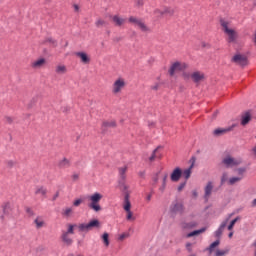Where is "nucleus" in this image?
Wrapping results in <instances>:
<instances>
[{
	"label": "nucleus",
	"mask_w": 256,
	"mask_h": 256,
	"mask_svg": "<svg viewBox=\"0 0 256 256\" xmlns=\"http://www.w3.org/2000/svg\"><path fill=\"white\" fill-rule=\"evenodd\" d=\"M83 203V200L77 199L73 202L74 207H79Z\"/></svg>",
	"instance_id": "nucleus-47"
},
{
	"label": "nucleus",
	"mask_w": 256,
	"mask_h": 256,
	"mask_svg": "<svg viewBox=\"0 0 256 256\" xmlns=\"http://www.w3.org/2000/svg\"><path fill=\"white\" fill-rule=\"evenodd\" d=\"M88 227H90V231L101 229V222L98 219H92L88 222Z\"/></svg>",
	"instance_id": "nucleus-20"
},
{
	"label": "nucleus",
	"mask_w": 256,
	"mask_h": 256,
	"mask_svg": "<svg viewBox=\"0 0 256 256\" xmlns=\"http://www.w3.org/2000/svg\"><path fill=\"white\" fill-rule=\"evenodd\" d=\"M46 42L47 43H52V45H55L57 43V41H55L53 38H47Z\"/></svg>",
	"instance_id": "nucleus-51"
},
{
	"label": "nucleus",
	"mask_w": 256,
	"mask_h": 256,
	"mask_svg": "<svg viewBox=\"0 0 256 256\" xmlns=\"http://www.w3.org/2000/svg\"><path fill=\"white\" fill-rule=\"evenodd\" d=\"M232 63L240 65V67H247L249 65V59L246 55L236 54L232 57Z\"/></svg>",
	"instance_id": "nucleus-5"
},
{
	"label": "nucleus",
	"mask_w": 256,
	"mask_h": 256,
	"mask_svg": "<svg viewBox=\"0 0 256 256\" xmlns=\"http://www.w3.org/2000/svg\"><path fill=\"white\" fill-rule=\"evenodd\" d=\"M251 121V110L244 112L241 116V125L245 127V125H249Z\"/></svg>",
	"instance_id": "nucleus-17"
},
{
	"label": "nucleus",
	"mask_w": 256,
	"mask_h": 256,
	"mask_svg": "<svg viewBox=\"0 0 256 256\" xmlns=\"http://www.w3.org/2000/svg\"><path fill=\"white\" fill-rule=\"evenodd\" d=\"M235 127H237V124H232L227 128H217L213 131V135H215V137H221V135H225V133H229V131H231L232 129H235Z\"/></svg>",
	"instance_id": "nucleus-8"
},
{
	"label": "nucleus",
	"mask_w": 256,
	"mask_h": 256,
	"mask_svg": "<svg viewBox=\"0 0 256 256\" xmlns=\"http://www.w3.org/2000/svg\"><path fill=\"white\" fill-rule=\"evenodd\" d=\"M6 165H7V167H9L11 169L12 167H14L15 162L13 160H9L6 162Z\"/></svg>",
	"instance_id": "nucleus-49"
},
{
	"label": "nucleus",
	"mask_w": 256,
	"mask_h": 256,
	"mask_svg": "<svg viewBox=\"0 0 256 256\" xmlns=\"http://www.w3.org/2000/svg\"><path fill=\"white\" fill-rule=\"evenodd\" d=\"M34 223L36 225V229H41V227H43V225H45V222L43 221V219L38 216L35 220Z\"/></svg>",
	"instance_id": "nucleus-29"
},
{
	"label": "nucleus",
	"mask_w": 256,
	"mask_h": 256,
	"mask_svg": "<svg viewBox=\"0 0 256 256\" xmlns=\"http://www.w3.org/2000/svg\"><path fill=\"white\" fill-rule=\"evenodd\" d=\"M169 177V174L165 173L164 176H163V179H162V183L164 185H167V178Z\"/></svg>",
	"instance_id": "nucleus-50"
},
{
	"label": "nucleus",
	"mask_w": 256,
	"mask_h": 256,
	"mask_svg": "<svg viewBox=\"0 0 256 256\" xmlns=\"http://www.w3.org/2000/svg\"><path fill=\"white\" fill-rule=\"evenodd\" d=\"M227 255V251L225 250H217L215 256H224Z\"/></svg>",
	"instance_id": "nucleus-45"
},
{
	"label": "nucleus",
	"mask_w": 256,
	"mask_h": 256,
	"mask_svg": "<svg viewBox=\"0 0 256 256\" xmlns=\"http://www.w3.org/2000/svg\"><path fill=\"white\" fill-rule=\"evenodd\" d=\"M76 57H79V59L81 60V63H83L84 65H89V63H91V58L89 57V55H87V53L85 52H75Z\"/></svg>",
	"instance_id": "nucleus-13"
},
{
	"label": "nucleus",
	"mask_w": 256,
	"mask_h": 256,
	"mask_svg": "<svg viewBox=\"0 0 256 256\" xmlns=\"http://www.w3.org/2000/svg\"><path fill=\"white\" fill-rule=\"evenodd\" d=\"M56 73H67V67L65 65H58L56 67Z\"/></svg>",
	"instance_id": "nucleus-35"
},
{
	"label": "nucleus",
	"mask_w": 256,
	"mask_h": 256,
	"mask_svg": "<svg viewBox=\"0 0 256 256\" xmlns=\"http://www.w3.org/2000/svg\"><path fill=\"white\" fill-rule=\"evenodd\" d=\"M127 189H129L128 187H127V185H124V191H126L125 192V196H124V210L126 211V212H129V211H131V201L129 200V192L127 191Z\"/></svg>",
	"instance_id": "nucleus-10"
},
{
	"label": "nucleus",
	"mask_w": 256,
	"mask_h": 256,
	"mask_svg": "<svg viewBox=\"0 0 256 256\" xmlns=\"http://www.w3.org/2000/svg\"><path fill=\"white\" fill-rule=\"evenodd\" d=\"M153 197V194L150 193L146 196V201H151V198Z\"/></svg>",
	"instance_id": "nucleus-60"
},
{
	"label": "nucleus",
	"mask_w": 256,
	"mask_h": 256,
	"mask_svg": "<svg viewBox=\"0 0 256 256\" xmlns=\"http://www.w3.org/2000/svg\"><path fill=\"white\" fill-rule=\"evenodd\" d=\"M227 179H228L227 173L224 172L221 177L220 185L221 186L225 185V182L227 181Z\"/></svg>",
	"instance_id": "nucleus-41"
},
{
	"label": "nucleus",
	"mask_w": 256,
	"mask_h": 256,
	"mask_svg": "<svg viewBox=\"0 0 256 256\" xmlns=\"http://www.w3.org/2000/svg\"><path fill=\"white\" fill-rule=\"evenodd\" d=\"M72 179L73 181H77V179H79V174H73Z\"/></svg>",
	"instance_id": "nucleus-58"
},
{
	"label": "nucleus",
	"mask_w": 256,
	"mask_h": 256,
	"mask_svg": "<svg viewBox=\"0 0 256 256\" xmlns=\"http://www.w3.org/2000/svg\"><path fill=\"white\" fill-rule=\"evenodd\" d=\"M243 177H232L229 179L228 184L233 185L234 183H239Z\"/></svg>",
	"instance_id": "nucleus-36"
},
{
	"label": "nucleus",
	"mask_w": 256,
	"mask_h": 256,
	"mask_svg": "<svg viewBox=\"0 0 256 256\" xmlns=\"http://www.w3.org/2000/svg\"><path fill=\"white\" fill-rule=\"evenodd\" d=\"M138 175L141 177V179H145V171L138 172Z\"/></svg>",
	"instance_id": "nucleus-52"
},
{
	"label": "nucleus",
	"mask_w": 256,
	"mask_h": 256,
	"mask_svg": "<svg viewBox=\"0 0 256 256\" xmlns=\"http://www.w3.org/2000/svg\"><path fill=\"white\" fill-rule=\"evenodd\" d=\"M157 149L158 148H156L153 152H152V154H151V156L149 157V161H155V157H157V155H156V153H157Z\"/></svg>",
	"instance_id": "nucleus-44"
},
{
	"label": "nucleus",
	"mask_w": 256,
	"mask_h": 256,
	"mask_svg": "<svg viewBox=\"0 0 256 256\" xmlns=\"http://www.w3.org/2000/svg\"><path fill=\"white\" fill-rule=\"evenodd\" d=\"M195 161H197V158L195 156H192L190 159V163H191L190 167H192V169L193 167H195Z\"/></svg>",
	"instance_id": "nucleus-48"
},
{
	"label": "nucleus",
	"mask_w": 256,
	"mask_h": 256,
	"mask_svg": "<svg viewBox=\"0 0 256 256\" xmlns=\"http://www.w3.org/2000/svg\"><path fill=\"white\" fill-rule=\"evenodd\" d=\"M191 169H193V166H190L188 169H185L183 172H182V175L184 177V179H189V177H191Z\"/></svg>",
	"instance_id": "nucleus-32"
},
{
	"label": "nucleus",
	"mask_w": 256,
	"mask_h": 256,
	"mask_svg": "<svg viewBox=\"0 0 256 256\" xmlns=\"http://www.w3.org/2000/svg\"><path fill=\"white\" fill-rule=\"evenodd\" d=\"M45 65V58H40L39 60H36L32 63L33 69H40V67H43Z\"/></svg>",
	"instance_id": "nucleus-25"
},
{
	"label": "nucleus",
	"mask_w": 256,
	"mask_h": 256,
	"mask_svg": "<svg viewBox=\"0 0 256 256\" xmlns=\"http://www.w3.org/2000/svg\"><path fill=\"white\" fill-rule=\"evenodd\" d=\"M220 25L222 27V31L228 35V43H235L237 41V32L233 29H229V22L221 18Z\"/></svg>",
	"instance_id": "nucleus-1"
},
{
	"label": "nucleus",
	"mask_w": 256,
	"mask_h": 256,
	"mask_svg": "<svg viewBox=\"0 0 256 256\" xmlns=\"http://www.w3.org/2000/svg\"><path fill=\"white\" fill-rule=\"evenodd\" d=\"M127 169H128L127 166L118 168L119 177L123 183H125V179H127V175H126Z\"/></svg>",
	"instance_id": "nucleus-22"
},
{
	"label": "nucleus",
	"mask_w": 256,
	"mask_h": 256,
	"mask_svg": "<svg viewBox=\"0 0 256 256\" xmlns=\"http://www.w3.org/2000/svg\"><path fill=\"white\" fill-rule=\"evenodd\" d=\"M127 234L123 233L119 236V241H123V239H126Z\"/></svg>",
	"instance_id": "nucleus-56"
},
{
	"label": "nucleus",
	"mask_w": 256,
	"mask_h": 256,
	"mask_svg": "<svg viewBox=\"0 0 256 256\" xmlns=\"http://www.w3.org/2000/svg\"><path fill=\"white\" fill-rule=\"evenodd\" d=\"M61 239L67 247H71V245H73V239H71L68 233L62 232Z\"/></svg>",
	"instance_id": "nucleus-21"
},
{
	"label": "nucleus",
	"mask_w": 256,
	"mask_h": 256,
	"mask_svg": "<svg viewBox=\"0 0 256 256\" xmlns=\"http://www.w3.org/2000/svg\"><path fill=\"white\" fill-rule=\"evenodd\" d=\"M205 231H207V228L203 227L199 230H194V231L188 233L187 237H195V235H200V233H205Z\"/></svg>",
	"instance_id": "nucleus-27"
},
{
	"label": "nucleus",
	"mask_w": 256,
	"mask_h": 256,
	"mask_svg": "<svg viewBox=\"0 0 256 256\" xmlns=\"http://www.w3.org/2000/svg\"><path fill=\"white\" fill-rule=\"evenodd\" d=\"M2 211H3V215L0 217V219L2 221H4L5 220V215H10L11 214V211H12L11 203L10 202H4L2 204Z\"/></svg>",
	"instance_id": "nucleus-15"
},
{
	"label": "nucleus",
	"mask_w": 256,
	"mask_h": 256,
	"mask_svg": "<svg viewBox=\"0 0 256 256\" xmlns=\"http://www.w3.org/2000/svg\"><path fill=\"white\" fill-rule=\"evenodd\" d=\"M187 67H189V65L187 63H185V62L181 63L179 61H176L171 65L168 73H169L170 77H173V75H175V71H185V69H187Z\"/></svg>",
	"instance_id": "nucleus-4"
},
{
	"label": "nucleus",
	"mask_w": 256,
	"mask_h": 256,
	"mask_svg": "<svg viewBox=\"0 0 256 256\" xmlns=\"http://www.w3.org/2000/svg\"><path fill=\"white\" fill-rule=\"evenodd\" d=\"M35 195H42L45 197L47 195V188L43 186L37 187L35 190Z\"/></svg>",
	"instance_id": "nucleus-26"
},
{
	"label": "nucleus",
	"mask_w": 256,
	"mask_h": 256,
	"mask_svg": "<svg viewBox=\"0 0 256 256\" xmlns=\"http://www.w3.org/2000/svg\"><path fill=\"white\" fill-rule=\"evenodd\" d=\"M101 239L104 243V245L106 247H109V233L105 232L102 236H101Z\"/></svg>",
	"instance_id": "nucleus-33"
},
{
	"label": "nucleus",
	"mask_w": 256,
	"mask_h": 256,
	"mask_svg": "<svg viewBox=\"0 0 256 256\" xmlns=\"http://www.w3.org/2000/svg\"><path fill=\"white\" fill-rule=\"evenodd\" d=\"M167 187V185H165L164 183H162V186L160 187V191L161 193H163L165 191V188Z\"/></svg>",
	"instance_id": "nucleus-59"
},
{
	"label": "nucleus",
	"mask_w": 256,
	"mask_h": 256,
	"mask_svg": "<svg viewBox=\"0 0 256 256\" xmlns=\"http://www.w3.org/2000/svg\"><path fill=\"white\" fill-rule=\"evenodd\" d=\"M191 79L194 83H201L205 79V74L201 71H196L191 74Z\"/></svg>",
	"instance_id": "nucleus-12"
},
{
	"label": "nucleus",
	"mask_w": 256,
	"mask_h": 256,
	"mask_svg": "<svg viewBox=\"0 0 256 256\" xmlns=\"http://www.w3.org/2000/svg\"><path fill=\"white\" fill-rule=\"evenodd\" d=\"M239 219V217H236L230 222V224L228 225V231H233V227H235V223H237Z\"/></svg>",
	"instance_id": "nucleus-37"
},
{
	"label": "nucleus",
	"mask_w": 256,
	"mask_h": 256,
	"mask_svg": "<svg viewBox=\"0 0 256 256\" xmlns=\"http://www.w3.org/2000/svg\"><path fill=\"white\" fill-rule=\"evenodd\" d=\"M58 167L60 169H67V167H71V161L67 158H63L62 160L59 161Z\"/></svg>",
	"instance_id": "nucleus-23"
},
{
	"label": "nucleus",
	"mask_w": 256,
	"mask_h": 256,
	"mask_svg": "<svg viewBox=\"0 0 256 256\" xmlns=\"http://www.w3.org/2000/svg\"><path fill=\"white\" fill-rule=\"evenodd\" d=\"M205 193H204V200L205 203H207L209 201V198L211 197V193L213 192V182H208L205 189H204Z\"/></svg>",
	"instance_id": "nucleus-14"
},
{
	"label": "nucleus",
	"mask_w": 256,
	"mask_h": 256,
	"mask_svg": "<svg viewBox=\"0 0 256 256\" xmlns=\"http://www.w3.org/2000/svg\"><path fill=\"white\" fill-rule=\"evenodd\" d=\"M221 243V240L217 239L216 241H214L212 244H210L209 248H208V251L209 253H213V249L215 247H218V245H220Z\"/></svg>",
	"instance_id": "nucleus-34"
},
{
	"label": "nucleus",
	"mask_w": 256,
	"mask_h": 256,
	"mask_svg": "<svg viewBox=\"0 0 256 256\" xmlns=\"http://www.w3.org/2000/svg\"><path fill=\"white\" fill-rule=\"evenodd\" d=\"M254 45H256V31H255V34H254Z\"/></svg>",
	"instance_id": "nucleus-64"
},
{
	"label": "nucleus",
	"mask_w": 256,
	"mask_h": 256,
	"mask_svg": "<svg viewBox=\"0 0 256 256\" xmlns=\"http://www.w3.org/2000/svg\"><path fill=\"white\" fill-rule=\"evenodd\" d=\"M137 5H138V7H143V5H144L143 0H137Z\"/></svg>",
	"instance_id": "nucleus-57"
},
{
	"label": "nucleus",
	"mask_w": 256,
	"mask_h": 256,
	"mask_svg": "<svg viewBox=\"0 0 256 256\" xmlns=\"http://www.w3.org/2000/svg\"><path fill=\"white\" fill-rule=\"evenodd\" d=\"M103 199V195L99 192H95L90 196L91 203L88 204L89 209L93 211L99 212L101 211V205H99V201Z\"/></svg>",
	"instance_id": "nucleus-2"
},
{
	"label": "nucleus",
	"mask_w": 256,
	"mask_h": 256,
	"mask_svg": "<svg viewBox=\"0 0 256 256\" xmlns=\"http://www.w3.org/2000/svg\"><path fill=\"white\" fill-rule=\"evenodd\" d=\"M59 197V192H56V195L53 196V201H55Z\"/></svg>",
	"instance_id": "nucleus-63"
},
{
	"label": "nucleus",
	"mask_w": 256,
	"mask_h": 256,
	"mask_svg": "<svg viewBox=\"0 0 256 256\" xmlns=\"http://www.w3.org/2000/svg\"><path fill=\"white\" fill-rule=\"evenodd\" d=\"M228 222H229V219L222 222L221 225L219 226V228L214 232L216 239H221V236L223 235V231L227 227Z\"/></svg>",
	"instance_id": "nucleus-16"
},
{
	"label": "nucleus",
	"mask_w": 256,
	"mask_h": 256,
	"mask_svg": "<svg viewBox=\"0 0 256 256\" xmlns=\"http://www.w3.org/2000/svg\"><path fill=\"white\" fill-rule=\"evenodd\" d=\"M222 163L225 164L227 168L229 167H237V165H241V160H236L235 158H232L231 156H227L222 160Z\"/></svg>",
	"instance_id": "nucleus-7"
},
{
	"label": "nucleus",
	"mask_w": 256,
	"mask_h": 256,
	"mask_svg": "<svg viewBox=\"0 0 256 256\" xmlns=\"http://www.w3.org/2000/svg\"><path fill=\"white\" fill-rule=\"evenodd\" d=\"M187 227H197V222H190L187 224Z\"/></svg>",
	"instance_id": "nucleus-53"
},
{
	"label": "nucleus",
	"mask_w": 256,
	"mask_h": 256,
	"mask_svg": "<svg viewBox=\"0 0 256 256\" xmlns=\"http://www.w3.org/2000/svg\"><path fill=\"white\" fill-rule=\"evenodd\" d=\"M125 87V80L123 78L117 79L112 86V93L117 95V93H121V90Z\"/></svg>",
	"instance_id": "nucleus-6"
},
{
	"label": "nucleus",
	"mask_w": 256,
	"mask_h": 256,
	"mask_svg": "<svg viewBox=\"0 0 256 256\" xmlns=\"http://www.w3.org/2000/svg\"><path fill=\"white\" fill-rule=\"evenodd\" d=\"M78 231L80 233H89V231H91V228L89 227L88 223H81L78 225Z\"/></svg>",
	"instance_id": "nucleus-24"
},
{
	"label": "nucleus",
	"mask_w": 256,
	"mask_h": 256,
	"mask_svg": "<svg viewBox=\"0 0 256 256\" xmlns=\"http://www.w3.org/2000/svg\"><path fill=\"white\" fill-rule=\"evenodd\" d=\"M110 18L116 27H122V25H125V18H121L119 15L110 16Z\"/></svg>",
	"instance_id": "nucleus-18"
},
{
	"label": "nucleus",
	"mask_w": 256,
	"mask_h": 256,
	"mask_svg": "<svg viewBox=\"0 0 256 256\" xmlns=\"http://www.w3.org/2000/svg\"><path fill=\"white\" fill-rule=\"evenodd\" d=\"M191 247H192L191 243L186 244V249H187V251H189V253H191V251H192Z\"/></svg>",
	"instance_id": "nucleus-54"
},
{
	"label": "nucleus",
	"mask_w": 256,
	"mask_h": 256,
	"mask_svg": "<svg viewBox=\"0 0 256 256\" xmlns=\"http://www.w3.org/2000/svg\"><path fill=\"white\" fill-rule=\"evenodd\" d=\"M246 172H247V168L245 167H241L237 169V173L238 175H240V177H242V179H243V175H245Z\"/></svg>",
	"instance_id": "nucleus-38"
},
{
	"label": "nucleus",
	"mask_w": 256,
	"mask_h": 256,
	"mask_svg": "<svg viewBox=\"0 0 256 256\" xmlns=\"http://www.w3.org/2000/svg\"><path fill=\"white\" fill-rule=\"evenodd\" d=\"M25 212L27 213V215L29 217H33V215H35V212L33 211V209L31 207H25Z\"/></svg>",
	"instance_id": "nucleus-40"
},
{
	"label": "nucleus",
	"mask_w": 256,
	"mask_h": 256,
	"mask_svg": "<svg viewBox=\"0 0 256 256\" xmlns=\"http://www.w3.org/2000/svg\"><path fill=\"white\" fill-rule=\"evenodd\" d=\"M72 214H73V208L68 207L62 210L63 217H71Z\"/></svg>",
	"instance_id": "nucleus-30"
},
{
	"label": "nucleus",
	"mask_w": 256,
	"mask_h": 256,
	"mask_svg": "<svg viewBox=\"0 0 256 256\" xmlns=\"http://www.w3.org/2000/svg\"><path fill=\"white\" fill-rule=\"evenodd\" d=\"M164 15H169L170 17H173L175 15V9L171 8L170 6H165L163 8Z\"/></svg>",
	"instance_id": "nucleus-28"
},
{
	"label": "nucleus",
	"mask_w": 256,
	"mask_h": 256,
	"mask_svg": "<svg viewBox=\"0 0 256 256\" xmlns=\"http://www.w3.org/2000/svg\"><path fill=\"white\" fill-rule=\"evenodd\" d=\"M185 185H187V181L180 183V185L178 186L179 193H181V191H183V189H185Z\"/></svg>",
	"instance_id": "nucleus-43"
},
{
	"label": "nucleus",
	"mask_w": 256,
	"mask_h": 256,
	"mask_svg": "<svg viewBox=\"0 0 256 256\" xmlns=\"http://www.w3.org/2000/svg\"><path fill=\"white\" fill-rule=\"evenodd\" d=\"M152 89H153L154 91H157V89H159V84H156L155 86H152Z\"/></svg>",
	"instance_id": "nucleus-62"
},
{
	"label": "nucleus",
	"mask_w": 256,
	"mask_h": 256,
	"mask_svg": "<svg viewBox=\"0 0 256 256\" xmlns=\"http://www.w3.org/2000/svg\"><path fill=\"white\" fill-rule=\"evenodd\" d=\"M192 195L194 198H197L199 194L197 193V190H194L192 191Z\"/></svg>",
	"instance_id": "nucleus-61"
},
{
	"label": "nucleus",
	"mask_w": 256,
	"mask_h": 256,
	"mask_svg": "<svg viewBox=\"0 0 256 256\" xmlns=\"http://www.w3.org/2000/svg\"><path fill=\"white\" fill-rule=\"evenodd\" d=\"M183 175V170H181V168L176 167L171 175H170V179L171 181H173V183H177V181H179V179H181V176Z\"/></svg>",
	"instance_id": "nucleus-9"
},
{
	"label": "nucleus",
	"mask_w": 256,
	"mask_h": 256,
	"mask_svg": "<svg viewBox=\"0 0 256 256\" xmlns=\"http://www.w3.org/2000/svg\"><path fill=\"white\" fill-rule=\"evenodd\" d=\"M111 127H117V122H115V120L104 121L102 123L101 130L103 131V133H105V131H107V129H109Z\"/></svg>",
	"instance_id": "nucleus-19"
},
{
	"label": "nucleus",
	"mask_w": 256,
	"mask_h": 256,
	"mask_svg": "<svg viewBox=\"0 0 256 256\" xmlns=\"http://www.w3.org/2000/svg\"><path fill=\"white\" fill-rule=\"evenodd\" d=\"M129 23H133L134 25H137L139 29L142 31V33H151V28L143 22V20L135 17V16H130L128 18Z\"/></svg>",
	"instance_id": "nucleus-3"
},
{
	"label": "nucleus",
	"mask_w": 256,
	"mask_h": 256,
	"mask_svg": "<svg viewBox=\"0 0 256 256\" xmlns=\"http://www.w3.org/2000/svg\"><path fill=\"white\" fill-rule=\"evenodd\" d=\"M155 13H159V15H161V16L165 15L164 10L156 9V10H155Z\"/></svg>",
	"instance_id": "nucleus-55"
},
{
	"label": "nucleus",
	"mask_w": 256,
	"mask_h": 256,
	"mask_svg": "<svg viewBox=\"0 0 256 256\" xmlns=\"http://www.w3.org/2000/svg\"><path fill=\"white\" fill-rule=\"evenodd\" d=\"M183 209H184V206L182 202L174 201L170 206L171 213H182Z\"/></svg>",
	"instance_id": "nucleus-11"
},
{
	"label": "nucleus",
	"mask_w": 256,
	"mask_h": 256,
	"mask_svg": "<svg viewBox=\"0 0 256 256\" xmlns=\"http://www.w3.org/2000/svg\"><path fill=\"white\" fill-rule=\"evenodd\" d=\"M75 227L76 225L68 224L67 231H63V233H67L68 235H75Z\"/></svg>",
	"instance_id": "nucleus-31"
},
{
	"label": "nucleus",
	"mask_w": 256,
	"mask_h": 256,
	"mask_svg": "<svg viewBox=\"0 0 256 256\" xmlns=\"http://www.w3.org/2000/svg\"><path fill=\"white\" fill-rule=\"evenodd\" d=\"M5 121H6V123H8V125H11V124H13V117L6 116L5 117Z\"/></svg>",
	"instance_id": "nucleus-46"
},
{
	"label": "nucleus",
	"mask_w": 256,
	"mask_h": 256,
	"mask_svg": "<svg viewBox=\"0 0 256 256\" xmlns=\"http://www.w3.org/2000/svg\"><path fill=\"white\" fill-rule=\"evenodd\" d=\"M126 213H127V216H126L127 221H135V218L133 217V212L129 211Z\"/></svg>",
	"instance_id": "nucleus-42"
},
{
	"label": "nucleus",
	"mask_w": 256,
	"mask_h": 256,
	"mask_svg": "<svg viewBox=\"0 0 256 256\" xmlns=\"http://www.w3.org/2000/svg\"><path fill=\"white\" fill-rule=\"evenodd\" d=\"M95 25L96 27H103V25H107V22L103 19H98L96 22H95Z\"/></svg>",
	"instance_id": "nucleus-39"
}]
</instances>
